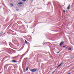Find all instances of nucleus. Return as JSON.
Returning <instances> with one entry per match:
<instances>
[{
	"label": "nucleus",
	"mask_w": 74,
	"mask_h": 74,
	"mask_svg": "<svg viewBox=\"0 0 74 74\" xmlns=\"http://www.w3.org/2000/svg\"><path fill=\"white\" fill-rule=\"evenodd\" d=\"M65 46H63V48H65Z\"/></svg>",
	"instance_id": "nucleus-18"
},
{
	"label": "nucleus",
	"mask_w": 74,
	"mask_h": 74,
	"mask_svg": "<svg viewBox=\"0 0 74 74\" xmlns=\"http://www.w3.org/2000/svg\"><path fill=\"white\" fill-rule=\"evenodd\" d=\"M16 10L17 11H19V9H16Z\"/></svg>",
	"instance_id": "nucleus-10"
},
{
	"label": "nucleus",
	"mask_w": 74,
	"mask_h": 74,
	"mask_svg": "<svg viewBox=\"0 0 74 74\" xmlns=\"http://www.w3.org/2000/svg\"><path fill=\"white\" fill-rule=\"evenodd\" d=\"M32 1H33V0H31Z\"/></svg>",
	"instance_id": "nucleus-19"
},
{
	"label": "nucleus",
	"mask_w": 74,
	"mask_h": 74,
	"mask_svg": "<svg viewBox=\"0 0 74 74\" xmlns=\"http://www.w3.org/2000/svg\"><path fill=\"white\" fill-rule=\"evenodd\" d=\"M63 12H66V11H65V10H63Z\"/></svg>",
	"instance_id": "nucleus-16"
},
{
	"label": "nucleus",
	"mask_w": 74,
	"mask_h": 74,
	"mask_svg": "<svg viewBox=\"0 0 74 74\" xmlns=\"http://www.w3.org/2000/svg\"><path fill=\"white\" fill-rule=\"evenodd\" d=\"M71 47H70V48L69 49V50H71Z\"/></svg>",
	"instance_id": "nucleus-12"
},
{
	"label": "nucleus",
	"mask_w": 74,
	"mask_h": 74,
	"mask_svg": "<svg viewBox=\"0 0 74 74\" xmlns=\"http://www.w3.org/2000/svg\"><path fill=\"white\" fill-rule=\"evenodd\" d=\"M22 1H26V0H22Z\"/></svg>",
	"instance_id": "nucleus-14"
},
{
	"label": "nucleus",
	"mask_w": 74,
	"mask_h": 74,
	"mask_svg": "<svg viewBox=\"0 0 74 74\" xmlns=\"http://www.w3.org/2000/svg\"><path fill=\"white\" fill-rule=\"evenodd\" d=\"M63 62L61 63L59 65H58V66L57 68H58V67H59V66H61V65H62V64H63Z\"/></svg>",
	"instance_id": "nucleus-5"
},
{
	"label": "nucleus",
	"mask_w": 74,
	"mask_h": 74,
	"mask_svg": "<svg viewBox=\"0 0 74 74\" xmlns=\"http://www.w3.org/2000/svg\"><path fill=\"white\" fill-rule=\"evenodd\" d=\"M37 69H31L30 70L31 71V72H36V71H37Z\"/></svg>",
	"instance_id": "nucleus-1"
},
{
	"label": "nucleus",
	"mask_w": 74,
	"mask_h": 74,
	"mask_svg": "<svg viewBox=\"0 0 74 74\" xmlns=\"http://www.w3.org/2000/svg\"><path fill=\"white\" fill-rule=\"evenodd\" d=\"M18 4L19 5H22V4H23V3H22V2L18 3Z\"/></svg>",
	"instance_id": "nucleus-3"
},
{
	"label": "nucleus",
	"mask_w": 74,
	"mask_h": 74,
	"mask_svg": "<svg viewBox=\"0 0 74 74\" xmlns=\"http://www.w3.org/2000/svg\"><path fill=\"white\" fill-rule=\"evenodd\" d=\"M60 51H59L57 52L56 53H57V54H58L59 53H60Z\"/></svg>",
	"instance_id": "nucleus-9"
},
{
	"label": "nucleus",
	"mask_w": 74,
	"mask_h": 74,
	"mask_svg": "<svg viewBox=\"0 0 74 74\" xmlns=\"http://www.w3.org/2000/svg\"><path fill=\"white\" fill-rule=\"evenodd\" d=\"M13 32H14V31H13Z\"/></svg>",
	"instance_id": "nucleus-20"
},
{
	"label": "nucleus",
	"mask_w": 74,
	"mask_h": 74,
	"mask_svg": "<svg viewBox=\"0 0 74 74\" xmlns=\"http://www.w3.org/2000/svg\"><path fill=\"white\" fill-rule=\"evenodd\" d=\"M2 33H3V32H2V33H1L0 34H2Z\"/></svg>",
	"instance_id": "nucleus-17"
},
{
	"label": "nucleus",
	"mask_w": 74,
	"mask_h": 74,
	"mask_svg": "<svg viewBox=\"0 0 74 74\" xmlns=\"http://www.w3.org/2000/svg\"><path fill=\"white\" fill-rule=\"evenodd\" d=\"M63 43H64V42L62 41V42L60 44V46H62V45L63 44Z\"/></svg>",
	"instance_id": "nucleus-2"
},
{
	"label": "nucleus",
	"mask_w": 74,
	"mask_h": 74,
	"mask_svg": "<svg viewBox=\"0 0 74 74\" xmlns=\"http://www.w3.org/2000/svg\"><path fill=\"white\" fill-rule=\"evenodd\" d=\"M12 62H14V63H17V62H16V61H15V60H13L12 61Z\"/></svg>",
	"instance_id": "nucleus-6"
},
{
	"label": "nucleus",
	"mask_w": 74,
	"mask_h": 74,
	"mask_svg": "<svg viewBox=\"0 0 74 74\" xmlns=\"http://www.w3.org/2000/svg\"><path fill=\"white\" fill-rule=\"evenodd\" d=\"M25 42L26 44H27V42L26 40H25Z\"/></svg>",
	"instance_id": "nucleus-7"
},
{
	"label": "nucleus",
	"mask_w": 74,
	"mask_h": 74,
	"mask_svg": "<svg viewBox=\"0 0 74 74\" xmlns=\"http://www.w3.org/2000/svg\"><path fill=\"white\" fill-rule=\"evenodd\" d=\"M10 5L11 6H14V4H13L12 3L10 4Z\"/></svg>",
	"instance_id": "nucleus-8"
},
{
	"label": "nucleus",
	"mask_w": 74,
	"mask_h": 74,
	"mask_svg": "<svg viewBox=\"0 0 74 74\" xmlns=\"http://www.w3.org/2000/svg\"><path fill=\"white\" fill-rule=\"evenodd\" d=\"M13 35H15L16 34V33H14V34H13Z\"/></svg>",
	"instance_id": "nucleus-13"
},
{
	"label": "nucleus",
	"mask_w": 74,
	"mask_h": 74,
	"mask_svg": "<svg viewBox=\"0 0 74 74\" xmlns=\"http://www.w3.org/2000/svg\"><path fill=\"white\" fill-rule=\"evenodd\" d=\"M27 70H28V67H27L26 69V71H27Z\"/></svg>",
	"instance_id": "nucleus-11"
},
{
	"label": "nucleus",
	"mask_w": 74,
	"mask_h": 74,
	"mask_svg": "<svg viewBox=\"0 0 74 74\" xmlns=\"http://www.w3.org/2000/svg\"><path fill=\"white\" fill-rule=\"evenodd\" d=\"M55 71H54L52 72V74H53V73H55Z\"/></svg>",
	"instance_id": "nucleus-15"
},
{
	"label": "nucleus",
	"mask_w": 74,
	"mask_h": 74,
	"mask_svg": "<svg viewBox=\"0 0 74 74\" xmlns=\"http://www.w3.org/2000/svg\"><path fill=\"white\" fill-rule=\"evenodd\" d=\"M70 5H69L68 7L67 8V10H69L70 9Z\"/></svg>",
	"instance_id": "nucleus-4"
}]
</instances>
